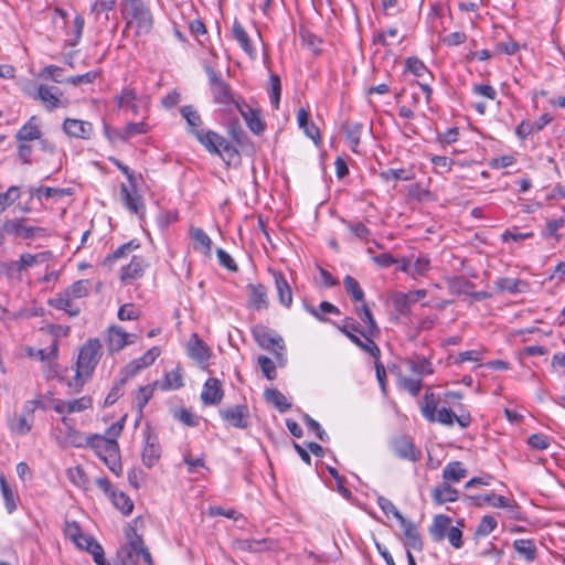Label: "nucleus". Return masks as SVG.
<instances>
[{
    "mask_svg": "<svg viewBox=\"0 0 565 565\" xmlns=\"http://www.w3.org/2000/svg\"><path fill=\"white\" fill-rule=\"evenodd\" d=\"M181 114L190 127V132L196 137L210 153L218 154L227 163L238 158L237 150L225 137L212 130L204 131L200 128L201 117L193 107L184 106L181 109Z\"/></svg>",
    "mask_w": 565,
    "mask_h": 565,
    "instance_id": "f257e3e1",
    "label": "nucleus"
},
{
    "mask_svg": "<svg viewBox=\"0 0 565 565\" xmlns=\"http://www.w3.org/2000/svg\"><path fill=\"white\" fill-rule=\"evenodd\" d=\"M124 428L122 422L114 423L106 431V435H89L86 437V444L104 461L108 469L119 477L122 472L119 445L117 438Z\"/></svg>",
    "mask_w": 565,
    "mask_h": 565,
    "instance_id": "f03ea898",
    "label": "nucleus"
},
{
    "mask_svg": "<svg viewBox=\"0 0 565 565\" xmlns=\"http://www.w3.org/2000/svg\"><path fill=\"white\" fill-rule=\"evenodd\" d=\"M100 358V341L96 338L87 340L79 349L75 364V374L67 380L66 385L74 392H79L93 376Z\"/></svg>",
    "mask_w": 565,
    "mask_h": 565,
    "instance_id": "7ed1b4c3",
    "label": "nucleus"
},
{
    "mask_svg": "<svg viewBox=\"0 0 565 565\" xmlns=\"http://www.w3.org/2000/svg\"><path fill=\"white\" fill-rule=\"evenodd\" d=\"M434 372L431 363L424 356H414L405 360L397 374L399 387L412 395H417L422 388V379Z\"/></svg>",
    "mask_w": 565,
    "mask_h": 565,
    "instance_id": "20e7f679",
    "label": "nucleus"
},
{
    "mask_svg": "<svg viewBox=\"0 0 565 565\" xmlns=\"http://www.w3.org/2000/svg\"><path fill=\"white\" fill-rule=\"evenodd\" d=\"M120 10L126 29L132 30L135 35H145L151 31L153 18L142 0H121Z\"/></svg>",
    "mask_w": 565,
    "mask_h": 565,
    "instance_id": "39448f33",
    "label": "nucleus"
},
{
    "mask_svg": "<svg viewBox=\"0 0 565 565\" xmlns=\"http://www.w3.org/2000/svg\"><path fill=\"white\" fill-rule=\"evenodd\" d=\"M89 280L75 281L64 291L56 295V297L50 299L49 303L55 309L66 311L70 316H77L79 313V308L75 301L86 297L89 292Z\"/></svg>",
    "mask_w": 565,
    "mask_h": 565,
    "instance_id": "423d86ee",
    "label": "nucleus"
},
{
    "mask_svg": "<svg viewBox=\"0 0 565 565\" xmlns=\"http://www.w3.org/2000/svg\"><path fill=\"white\" fill-rule=\"evenodd\" d=\"M110 161L126 175L128 180V184L122 183L120 185V198L126 205V207L135 214H140L143 212V203L141 201L140 195L137 193L136 184L137 177L135 173L127 167L121 163L119 160L115 158H110Z\"/></svg>",
    "mask_w": 565,
    "mask_h": 565,
    "instance_id": "0eeeda50",
    "label": "nucleus"
},
{
    "mask_svg": "<svg viewBox=\"0 0 565 565\" xmlns=\"http://www.w3.org/2000/svg\"><path fill=\"white\" fill-rule=\"evenodd\" d=\"M110 161L126 175L128 180V184L122 183L120 185V198L126 205V207L135 214H140L143 212V203L141 201L140 195L137 193L136 184L137 177L135 173L127 167L121 163L119 160L115 158H110Z\"/></svg>",
    "mask_w": 565,
    "mask_h": 565,
    "instance_id": "6e6552de",
    "label": "nucleus"
},
{
    "mask_svg": "<svg viewBox=\"0 0 565 565\" xmlns=\"http://www.w3.org/2000/svg\"><path fill=\"white\" fill-rule=\"evenodd\" d=\"M64 534L77 548L87 551L93 557L102 558V546L92 536L83 533L77 522L67 521Z\"/></svg>",
    "mask_w": 565,
    "mask_h": 565,
    "instance_id": "1a4fd4ad",
    "label": "nucleus"
},
{
    "mask_svg": "<svg viewBox=\"0 0 565 565\" xmlns=\"http://www.w3.org/2000/svg\"><path fill=\"white\" fill-rule=\"evenodd\" d=\"M96 483L122 514L129 515L132 512V500L122 491L116 490L108 479L98 478Z\"/></svg>",
    "mask_w": 565,
    "mask_h": 565,
    "instance_id": "9d476101",
    "label": "nucleus"
},
{
    "mask_svg": "<svg viewBox=\"0 0 565 565\" xmlns=\"http://www.w3.org/2000/svg\"><path fill=\"white\" fill-rule=\"evenodd\" d=\"M138 334L127 332L122 327L113 324L106 332V345L110 353L119 352L127 345L136 343Z\"/></svg>",
    "mask_w": 565,
    "mask_h": 565,
    "instance_id": "9b49d317",
    "label": "nucleus"
},
{
    "mask_svg": "<svg viewBox=\"0 0 565 565\" xmlns=\"http://www.w3.org/2000/svg\"><path fill=\"white\" fill-rule=\"evenodd\" d=\"M93 407V398L88 395L73 398V399H54L52 402V408L61 414L63 417H66L71 414L83 413Z\"/></svg>",
    "mask_w": 565,
    "mask_h": 565,
    "instance_id": "f8f14e48",
    "label": "nucleus"
},
{
    "mask_svg": "<svg viewBox=\"0 0 565 565\" xmlns=\"http://www.w3.org/2000/svg\"><path fill=\"white\" fill-rule=\"evenodd\" d=\"M161 350L159 347L150 348L143 355L130 361L125 366V373L127 376H135L140 371L151 366L156 360L160 356Z\"/></svg>",
    "mask_w": 565,
    "mask_h": 565,
    "instance_id": "ddd939ff",
    "label": "nucleus"
},
{
    "mask_svg": "<svg viewBox=\"0 0 565 565\" xmlns=\"http://www.w3.org/2000/svg\"><path fill=\"white\" fill-rule=\"evenodd\" d=\"M122 554L127 556L131 565L137 563L140 558L143 559L147 565H153L150 553L139 537L131 540L127 545H125L120 550V555Z\"/></svg>",
    "mask_w": 565,
    "mask_h": 565,
    "instance_id": "4468645a",
    "label": "nucleus"
},
{
    "mask_svg": "<svg viewBox=\"0 0 565 565\" xmlns=\"http://www.w3.org/2000/svg\"><path fill=\"white\" fill-rule=\"evenodd\" d=\"M3 231L21 238H33L44 232L41 227L28 226L23 220L7 221L3 225Z\"/></svg>",
    "mask_w": 565,
    "mask_h": 565,
    "instance_id": "2eb2a0df",
    "label": "nucleus"
},
{
    "mask_svg": "<svg viewBox=\"0 0 565 565\" xmlns=\"http://www.w3.org/2000/svg\"><path fill=\"white\" fill-rule=\"evenodd\" d=\"M222 418L235 428H246L248 425V409L236 405L221 411Z\"/></svg>",
    "mask_w": 565,
    "mask_h": 565,
    "instance_id": "dca6fc26",
    "label": "nucleus"
},
{
    "mask_svg": "<svg viewBox=\"0 0 565 565\" xmlns=\"http://www.w3.org/2000/svg\"><path fill=\"white\" fill-rule=\"evenodd\" d=\"M188 352L191 359L204 366L211 358L210 348L195 333L189 340Z\"/></svg>",
    "mask_w": 565,
    "mask_h": 565,
    "instance_id": "f3484780",
    "label": "nucleus"
},
{
    "mask_svg": "<svg viewBox=\"0 0 565 565\" xmlns=\"http://www.w3.org/2000/svg\"><path fill=\"white\" fill-rule=\"evenodd\" d=\"M223 398L221 382L215 377H210L203 385L201 399L206 405H216Z\"/></svg>",
    "mask_w": 565,
    "mask_h": 565,
    "instance_id": "a211bd4d",
    "label": "nucleus"
},
{
    "mask_svg": "<svg viewBox=\"0 0 565 565\" xmlns=\"http://www.w3.org/2000/svg\"><path fill=\"white\" fill-rule=\"evenodd\" d=\"M148 105L147 98H138L134 89L125 88L118 96V106L120 108L130 109L132 114L138 115L140 108H146Z\"/></svg>",
    "mask_w": 565,
    "mask_h": 565,
    "instance_id": "6ab92c4d",
    "label": "nucleus"
},
{
    "mask_svg": "<svg viewBox=\"0 0 565 565\" xmlns=\"http://www.w3.org/2000/svg\"><path fill=\"white\" fill-rule=\"evenodd\" d=\"M551 120L552 117L548 114H543L536 121L523 120L515 128V136L520 140H524L530 135L542 130Z\"/></svg>",
    "mask_w": 565,
    "mask_h": 565,
    "instance_id": "aec40b11",
    "label": "nucleus"
},
{
    "mask_svg": "<svg viewBox=\"0 0 565 565\" xmlns=\"http://www.w3.org/2000/svg\"><path fill=\"white\" fill-rule=\"evenodd\" d=\"M63 128L67 135L83 139L89 138L93 132V126L90 122L78 119H66Z\"/></svg>",
    "mask_w": 565,
    "mask_h": 565,
    "instance_id": "412c9836",
    "label": "nucleus"
},
{
    "mask_svg": "<svg viewBox=\"0 0 565 565\" xmlns=\"http://www.w3.org/2000/svg\"><path fill=\"white\" fill-rule=\"evenodd\" d=\"M273 277L279 302L285 308H289L292 303V291L289 282L279 271H273Z\"/></svg>",
    "mask_w": 565,
    "mask_h": 565,
    "instance_id": "4be33fe9",
    "label": "nucleus"
},
{
    "mask_svg": "<svg viewBox=\"0 0 565 565\" xmlns=\"http://www.w3.org/2000/svg\"><path fill=\"white\" fill-rule=\"evenodd\" d=\"M356 328H352L351 330L344 326L341 328V331L356 345H359L362 350L370 353L372 356L377 358L380 354V349L374 343L373 340L369 335H364L363 339L359 338L354 332Z\"/></svg>",
    "mask_w": 565,
    "mask_h": 565,
    "instance_id": "5701e85b",
    "label": "nucleus"
},
{
    "mask_svg": "<svg viewBox=\"0 0 565 565\" xmlns=\"http://www.w3.org/2000/svg\"><path fill=\"white\" fill-rule=\"evenodd\" d=\"M395 454L409 461H416L419 458V451L415 448L413 441L407 437L396 438L393 443Z\"/></svg>",
    "mask_w": 565,
    "mask_h": 565,
    "instance_id": "b1692460",
    "label": "nucleus"
},
{
    "mask_svg": "<svg viewBox=\"0 0 565 565\" xmlns=\"http://www.w3.org/2000/svg\"><path fill=\"white\" fill-rule=\"evenodd\" d=\"M471 499L475 501V503L478 507L489 505L492 508H503V509L513 508L512 500H510L503 495L495 494L493 492L472 497Z\"/></svg>",
    "mask_w": 565,
    "mask_h": 565,
    "instance_id": "393cba45",
    "label": "nucleus"
},
{
    "mask_svg": "<svg viewBox=\"0 0 565 565\" xmlns=\"http://www.w3.org/2000/svg\"><path fill=\"white\" fill-rule=\"evenodd\" d=\"M455 420L459 424L460 427L465 428L469 426L471 418L469 414L457 416L450 409L441 407L436 412L435 417L431 422H438L443 425L450 426L454 424Z\"/></svg>",
    "mask_w": 565,
    "mask_h": 565,
    "instance_id": "a878e982",
    "label": "nucleus"
},
{
    "mask_svg": "<svg viewBox=\"0 0 565 565\" xmlns=\"http://www.w3.org/2000/svg\"><path fill=\"white\" fill-rule=\"evenodd\" d=\"M146 267L147 263L142 257L134 256L130 263L121 268V280L127 282L140 278Z\"/></svg>",
    "mask_w": 565,
    "mask_h": 565,
    "instance_id": "bb28decb",
    "label": "nucleus"
},
{
    "mask_svg": "<svg viewBox=\"0 0 565 565\" xmlns=\"http://www.w3.org/2000/svg\"><path fill=\"white\" fill-rule=\"evenodd\" d=\"M190 237L193 242L194 250L207 256L211 254L212 241L210 236L199 227L190 228Z\"/></svg>",
    "mask_w": 565,
    "mask_h": 565,
    "instance_id": "cd10ccee",
    "label": "nucleus"
},
{
    "mask_svg": "<svg viewBox=\"0 0 565 565\" xmlns=\"http://www.w3.org/2000/svg\"><path fill=\"white\" fill-rule=\"evenodd\" d=\"M249 292V305L252 308L256 310L267 309L268 307V296L267 289L265 286L257 285H248Z\"/></svg>",
    "mask_w": 565,
    "mask_h": 565,
    "instance_id": "c85d7f7f",
    "label": "nucleus"
},
{
    "mask_svg": "<svg viewBox=\"0 0 565 565\" xmlns=\"http://www.w3.org/2000/svg\"><path fill=\"white\" fill-rule=\"evenodd\" d=\"M237 107H238V110H239L242 117L246 121L248 128L254 134H260L264 131V124L262 121L259 110L254 109L247 105H245L243 107L237 105Z\"/></svg>",
    "mask_w": 565,
    "mask_h": 565,
    "instance_id": "c756f323",
    "label": "nucleus"
},
{
    "mask_svg": "<svg viewBox=\"0 0 565 565\" xmlns=\"http://www.w3.org/2000/svg\"><path fill=\"white\" fill-rule=\"evenodd\" d=\"M398 523L404 533L407 550H422V540L416 526L412 522L407 521L405 518L403 519V521Z\"/></svg>",
    "mask_w": 565,
    "mask_h": 565,
    "instance_id": "7c9ffc66",
    "label": "nucleus"
},
{
    "mask_svg": "<svg viewBox=\"0 0 565 565\" xmlns=\"http://www.w3.org/2000/svg\"><path fill=\"white\" fill-rule=\"evenodd\" d=\"M62 423L65 427V433L60 436V441L65 446L84 447L87 446L86 437H83L79 431L73 428L66 417L62 418Z\"/></svg>",
    "mask_w": 565,
    "mask_h": 565,
    "instance_id": "2f4dec72",
    "label": "nucleus"
},
{
    "mask_svg": "<svg viewBox=\"0 0 565 565\" xmlns=\"http://www.w3.org/2000/svg\"><path fill=\"white\" fill-rule=\"evenodd\" d=\"M161 391H174L183 386V376L179 369L167 372L162 380L154 382Z\"/></svg>",
    "mask_w": 565,
    "mask_h": 565,
    "instance_id": "473e14b6",
    "label": "nucleus"
},
{
    "mask_svg": "<svg viewBox=\"0 0 565 565\" xmlns=\"http://www.w3.org/2000/svg\"><path fill=\"white\" fill-rule=\"evenodd\" d=\"M39 99L44 104V106L52 110L62 106V100L60 98L58 89L53 87H49L45 85H41L38 92Z\"/></svg>",
    "mask_w": 565,
    "mask_h": 565,
    "instance_id": "72a5a7b5",
    "label": "nucleus"
},
{
    "mask_svg": "<svg viewBox=\"0 0 565 565\" xmlns=\"http://www.w3.org/2000/svg\"><path fill=\"white\" fill-rule=\"evenodd\" d=\"M232 34L233 38L239 43L241 47L247 53V55L252 58H255L256 51L250 44V40L247 32L238 21H234Z\"/></svg>",
    "mask_w": 565,
    "mask_h": 565,
    "instance_id": "f704fd0d",
    "label": "nucleus"
},
{
    "mask_svg": "<svg viewBox=\"0 0 565 565\" xmlns=\"http://www.w3.org/2000/svg\"><path fill=\"white\" fill-rule=\"evenodd\" d=\"M51 258L50 252H41L39 254H23L19 262L13 263L18 270H24L39 264L46 263Z\"/></svg>",
    "mask_w": 565,
    "mask_h": 565,
    "instance_id": "c9c22d12",
    "label": "nucleus"
},
{
    "mask_svg": "<svg viewBox=\"0 0 565 565\" xmlns=\"http://www.w3.org/2000/svg\"><path fill=\"white\" fill-rule=\"evenodd\" d=\"M467 476V470L460 461H451L443 470L444 482H459Z\"/></svg>",
    "mask_w": 565,
    "mask_h": 565,
    "instance_id": "e433bc0d",
    "label": "nucleus"
},
{
    "mask_svg": "<svg viewBox=\"0 0 565 565\" xmlns=\"http://www.w3.org/2000/svg\"><path fill=\"white\" fill-rule=\"evenodd\" d=\"M433 498L439 504L454 502L458 499V491L450 483L444 482L433 490Z\"/></svg>",
    "mask_w": 565,
    "mask_h": 565,
    "instance_id": "4c0bfd02",
    "label": "nucleus"
},
{
    "mask_svg": "<svg viewBox=\"0 0 565 565\" xmlns=\"http://www.w3.org/2000/svg\"><path fill=\"white\" fill-rule=\"evenodd\" d=\"M67 479L79 489H88L89 478L81 466L71 467L66 470Z\"/></svg>",
    "mask_w": 565,
    "mask_h": 565,
    "instance_id": "58836bf2",
    "label": "nucleus"
},
{
    "mask_svg": "<svg viewBox=\"0 0 565 565\" xmlns=\"http://www.w3.org/2000/svg\"><path fill=\"white\" fill-rule=\"evenodd\" d=\"M41 131L35 117H32L22 128L18 131L17 138L21 141H31L39 139Z\"/></svg>",
    "mask_w": 565,
    "mask_h": 565,
    "instance_id": "ea45409f",
    "label": "nucleus"
},
{
    "mask_svg": "<svg viewBox=\"0 0 565 565\" xmlns=\"http://www.w3.org/2000/svg\"><path fill=\"white\" fill-rule=\"evenodd\" d=\"M513 546L519 555L522 556L525 561H534L536 556V547L533 541L524 539L515 540Z\"/></svg>",
    "mask_w": 565,
    "mask_h": 565,
    "instance_id": "a19ab883",
    "label": "nucleus"
},
{
    "mask_svg": "<svg viewBox=\"0 0 565 565\" xmlns=\"http://www.w3.org/2000/svg\"><path fill=\"white\" fill-rule=\"evenodd\" d=\"M411 276L413 278L424 276L430 269V260L427 256H409Z\"/></svg>",
    "mask_w": 565,
    "mask_h": 565,
    "instance_id": "79ce46f5",
    "label": "nucleus"
},
{
    "mask_svg": "<svg viewBox=\"0 0 565 565\" xmlns=\"http://www.w3.org/2000/svg\"><path fill=\"white\" fill-rule=\"evenodd\" d=\"M30 194L32 198H36L40 201L47 200L50 198H62L66 194L64 189L51 188V186H39L31 188Z\"/></svg>",
    "mask_w": 565,
    "mask_h": 565,
    "instance_id": "37998d69",
    "label": "nucleus"
},
{
    "mask_svg": "<svg viewBox=\"0 0 565 565\" xmlns=\"http://www.w3.org/2000/svg\"><path fill=\"white\" fill-rule=\"evenodd\" d=\"M157 386L153 384H148L141 386L134 396V403L136 407L141 412L143 407L148 404V402L153 396L154 390Z\"/></svg>",
    "mask_w": 565,
    "mask_h": 565,
    "instance_id": "c03bdc74",
    "label": "nucleus"
},
{
    "mask_svg": "<svg viewBox=\"0 0 565 565\" xmlns=\"http://www.w3.org/2000/svg\"><path fill=\"white\" fill-rule=\"evenodd\" d=\"M215 103L221 105H230L233 102V97L230 92V87L224 82H217L211 87Z\"/></svg>",
    "mask_w": 565,
    "mask_h": 565,
    "instance_id": "a18cd8bd",
    "label": "nucleus"
},
{
    "mask_svg": "<svg viewBox=\"0 0 565 565\" xmlns=\"http://www.w3.org/2000/svg\"><path fill=\"white\" fill-rule=\"evenodd\" d=\"M160 455V446L153 441H148L142 451V461L147 467L151 468L158 462Z\"/></svg>",
    "mask_w": 565,
    "mask_h": 565,
    "instance_id": "49530a36",
    "label": "nucleus"
},
{
    "mask_svg": "<svg viewBox=\"0 0 565 565\" xmlns=\"http://www.w3.org/2000/svg\"><path fill=\"white\" fill-rule=\"evenodd\" d=\"M356 313L360 317V319L364 322L369 335H373L379 331L376 322L370 309L364 302L361 305L360 308L356 309Z\"/></svg>",
    "mask_w": 565,
    "mask_h": 565,
    "instance_id": "de8ad7c7",
    "label": "nucleus"
},
{
    "mask_svg": "<svg viewBox=\"0 0 565 565\" xmlns=\"http://www.w3.org/2000/svg\"><path fill=\"white\" fill-rule=\"evenodd\" d=\"M0 488L6 503V508L9 513H12L17 508L15 495L10 486L7 483L3 475H0Z\"/></svg>",
    "mask_w": 565,
    "mask_h": 565,
    "instance_id": "09e8293b",
    "label": "nucleus"
},
{
    "mask_svg": "<svg viewBox=\"0 0 565 565\" xmlns=\"http://www.w3.org/2000/svg\"><path fill=\"white\" fill-rule=\"evenodd\" d=\"M426 294L427 292L424 289L413 290L408 294H401L396 297L395 303L397 307L409 306L425 298Z\"/></svg>",
    "mask_w": 565,
    "mask_h": 565,
    "instance_id": "8fccbe9b",
    "label": "nucleus"
},
{
    "mask_svg": "<svg viewBox=\"0 0 565 565\" xmlns=\"http://www.w3.org/2000/svg\"><path fill=\"white\" fill-rule=\"evenodd\" d=\"M265 397L267 402L274 404L280 412H285L290 407L286 396L277 390H267Z\"/></svg>",
    "mask_w": 565,
    "mask_h": 565,
    "instance_id": "3c124183",
    "label": "nucleus"
},
{
    "mask_svg": "<svg viewBox=\"0 0 565 565\" xmlns=\"http://www.w3.org/2000/svg\"><path fill=\"white\" fill-rule=\"evenodd\" d=\"M21 195L20 188L12 185L4 193H0V213L11 206Z\"/></svg>",
    "mask_w": 565,
    "mask_h": 565,
    "instance_id": "603ef678",
    "label": "nucleus"
},
{
    "mask_svg": "<svg viewBox=\"0 0 565 565\" xmlns=\"http://www.w3.org/2000/svg\"><path fill=\"white\" fill-rule=\"evenodd\" d=\"M343 284L347 292L350 294L355 301L364 300V292L355 278L348 275L344 277Z\"/></svg>",
    "mask_w": 565,
    "mask_h": 565,
    "instance_id": "864d4df0",
    "label": "nucleus"
},
{
    "mask_svg": "<svg viewBox=\"0 0 565 565\" xmlns=\"http://www.w3.org/2000/svg\"><path fill=\"white\" fill-rule=\"evenodd\" d=\"M140 316L141 310L132 303L122 305L117 312V317L120 321L137 320Z\"/></svg>",
    "mask_w": 565,
    "mask_h": 565,
    "instance_id": "5fc2aeb1",
    "label": "nucleus"
},
{
    "mask_svg": "<svg viewBox=\"0 0 565 565\" xmlns=\"http://www.w3.org/2000/svg\"><path fill=\"white\" fill-rule=\"evenodd\" d=\"M361 130L362 126L360 124L348 125L345 128L348 143L354 152H358Z\"/></svg>",
    "mask_w": 565,
    "mask_h": 565,
    "instance_id": "6e6d98bb",
    "label": "nucleus"
},
{
    "mask_svg": "<svg viewBox=\"0 0 565 565\" xmlns=\"http://www.w3.org/2000/svg\"><path fill=\"white\" fill-rule=\"evenodd\" d=\"M450 527V520L445 515H437L434 519V523L431 525V534L438 539L446 535L448 529Z\"/></svg>",
    "mask_w": 565,
    "mask_h": 565,
    "instance_id": "4d7b16f0",
    "label": "nucleus"
},
{
    "mask_svg": "<svg viewBox=\"0 0 565 565\" xmlns=\"http://www.w3.org/2000/svg\"><path fill=\"white\" fill-rule=\"evenodd\" d=\"M148 130H149V126L145 121L129 122L124 128V135H122L124 141H127L137 135L147 134Z\"/></svg>",
    "mask_w": 565,
    "mask_h": 565,
    "instance_id": "13d9d810",
    "label": "nucleus"
},
{
    "mask_svg": "<svg viewBox=\"0 0 565 565\" xmlns=\"http://www.w3.org/2000/svg\"><path fill=\"white\" fill-rule=\"evenodd\" d=\"M405 67L417 77H423L429 73L425 64L417 57H408L405 62Z\"/></svg>",
    "mask_w": 565,
    "mask_h": 565,
    "instance_id": "bf43d9fd",
    "label": "nucleus"
},
{
    "mask_svg": "<svg viewBox=\"0 0 565 565\" xmlns=\"http://www.w3.org/2000/svg\"><path fill=\"white\" fill-rule=\"evenodd\" d=\"M31 427H32V418H30L25 415H21V416L17 417L11 423V429L19 435L28 434L31 430Z\"/></svg>",
    "mask_w": 565,
    "mask_h": 565,
    "instance_id": "052dcab7",
    "label": "nucleus"
},
{
    "mask_svg": "<svg viewBox=\"0 0 565 565\" xmlns=\"http://www.w3.org/2000/svg\"><path fill=\"white\" fill-rule=\"evenodd\" d=\"M438 409L439 408L437 407V401L434 397V395L426 394L425 398H424V403L422 405V413H423L424 417L427 418L428 420H433L435 417V414Z\"/></svg>",
    "mask_w": 565,
    "mask_h": 565,
    "instance_id": "680f3d73",
    "label": "nucleus"
},
{
    "mask_svg": "<svg viewBox=\"0 0 565 565\" xmlns=\"http://www.w3.org/2000/svg\"><path fill=\"white\" fill-rule=\"evenodd\" d=\"M377 504L387 516L392 514L398 522L403 521L404 516L399 513L391 500L384 497H379Z\"/></svg>",
    "mask_w": 565,
    "mask_h": 565,
    "instance_id": "e2e57ef3",
    "label": "nucleus"
},
{
    "mask_svg": "<svg viewBox=\"0 0 565 565\" xmlns=\"http://www.w3.org/2000/svg\"><path fill=\"white\" fill-rule=\"evenodd\" d=\"M498 525V522L495 520L494 516L492 515H484L478 527H477V531L476 533L480 536H487L489 535L492 531H494V529L497 527Z\"/></svg>",
    "mask_w": 565,
    "mask_h": 565,
    "instance_id": "0e129e2a",
    "label": "nucleus"
},
{
    "mask_svg": "<svg viewBox=\"0 0 565 565\" xmlns=\"http://www.w3.org/2000/svg\"><path fill=\"white\" fill-rule=\"evenodd\" d=\"M257 341L265 349H284L282 339L268 333L258 334Z\"/></svg>",
    "mask_w": 565,
    "mask_h": 565,
    "instance_id": "69168bd1",
    "label": "nucleus"
},
{
    "mask_svg": "<svg viewBox=\"0 0 565 565\" xmlns=\"http://www.w3.org/2000/svg\"><path fill=\"white\" fill-rule=\"evenodd\" d=\"M183 461L188 466L190 473L198 472L201 468H204V460L202 457H194L191 452L186 451L183 454Z\"/></svg>",
    "mask_w": 565,
    "mask_h": 565,
    "instance_id": "338daca9",
    "label": "nucleus"
},
{
    "mask_svg": "<svg viewBox=\"0 0 565 565\" xmlns=\"http://www.w3.org/2000/svg\"><path fill=\"white\" fill-rule=\"evenodd\" d=\"M527 444L539 450H545L550 446V439L543 434H533L529 437Z\"/></svg>",
    "mask_w": 565,
    "mask_h": 565,
    "instance_id": "774afa93",
    "label": "nucleus"
}]
</instances>
